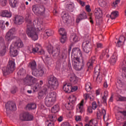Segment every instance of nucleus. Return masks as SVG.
I'll list each match as a JSON object with an SVG mask.
<instances>
[{
	"instance_id": "f257e3e1",
	"label": "nucleus",
	"mask_w": 126,
	"mask_h": 126,
	"mask_svg": "<svg viewBox=\"0 0 126 126\" xmlns=\"http://www.w3.org/2000/svg\"><path fill=\"white\" fill-rule=\"evenodd\" d=\"M27 24L26 33L29 38H31L33 41L38 40V34L36 32V29L33 26L32 19L30 17L26 19Z\"/></svg>"
},
{
	"instance_id": "f03ea898",
	"label": "nucleus",
	"mask_w": 126,
	"mask_h": 126,
	"mask_svg": "<svg viewBox=\"0 0 126 126\" xmlns=\"http://www.w3.org/2000/svg\"><path fill=\"white\" fill-rule=\"evenodd\" d=\"M47 51L50 55H52L54 59L59 58L60 60L66 59V50H63L61 52L60 47L54 48L51 45H49Z\"/></svg>"
},
{
	"instance_id": "7ed1b4c3",
	"label": "nucleus",
	"mask_w": 126,
	"mask_h": 126,
	"mask_svg": "<svg viewBox=\"0 0 126 126\" xmlns=\"http://www.w3.org/2000/svg\"><path fill=\"white\" fill-rule=\"evenodd\" d=\"M47 87L51 90H57L59 88V80L54 75H50L47 77Z\"/></svg>"
},
{
	"instance_id": "20e7f679",
	"label": "nucleus",
	"mask_w": 126,
	"mask_h": 126,
	"mask_svg": "<svg viewBox=\"0 0 126 126\" xmlns=\"http://www.w3.org/2000/svg\"><path fill=\"white\" fill-rule=\"evenodd\" d=\"M72 65L76 70H81L84 68L85 63L83 57L79 58L78 57H74L72 62Z\"/></svg>"
},
{
	"instance_id": "39448f33",
	"label": "nucleus",
	"mask_w": 126,
	"mask_h": 126,
	"mask_svg": "<svg viewBox=\"0 0 126 126\" xmlns=\"http://www.w3.org/2000/svg\"><path fill=\"white\" fill-rule=\"evenodd\" d=\"M83 50L85 53L88 54L91 49L92 48V45L91 44V37L87 35L84 37V41L82 43Z\"/></svg>"
},
{
	"instance_id": "423d86ee",
	"label": "nucleus",
	"mask_w": 126,
	"mask_h": 126,
	"mask_svg": "<svg viewBox=\"0 0 126 126\" xmlns=\"http://www.w3.org/2000/svg\"><path fill=\"white\" fill-rule=\"evenodd\" d=\"M14 69H15V62L9 60L6 67L2 69L3 75H7L9 73H12Z\"/></svg>"
},
{
	"instance_id": "0eeeda50",
	"label": "nucleus",
	"mask_w": 126,
	"mask_h": 126,
	"mask_svg": "<svg viewBox=\"0 0 126 126\" xmlns=\"http://www.w3.org/2000/svg\"><path fill=\"white\" fill-rule=\"evenodd\" d=\"M57 95L55 92H51L48 94L45 99V104L47 107H52L54 105Z\"/></svg>"
},
{
	"instance_id": "6e6552de",
	"label": "nucleus",
	"mask_w": 126,
	"mask_h": 126,
	"mask_svg": "<svg viewBox=\"0 0 126 126\" xmlns=\"http://www.w3.org/2000/svg\"><path fill=\"white\" fill-rule=\"evenodd\" d=\"M46 69L45 67L41 66L38 68V69H35L32 72V74L33 76H36V77H42L43 75L46 73Z\"/></svg>"
},
{
	"instance_id": "1a4fd4ad",
	"label": "nucleus",
	"mask_w": 126,
	"mask_h": 126,
	"mask_svg": "<svg viewBox=\"0 0 126 126\" xmlns=\"http://www.w3.org/2000/svg\"><path fill=\"white\" fill-rule=\"evenodd\" d=\"M20 120L22 122H30L34 120V116L29 112H25L20 115Z\"/></svg>"
},
{
	"instance_id": "9d476101",
	"label": "nucleus",
	"mask_w": 126,
	"mask_h": 126,
	"mask_svg": "<svg viewBox=\"0 0 126 126\" xmlns=\"http://www.w3.org/2000/svg\"><path fill=\"white\" fill-rule=\"evenodd\" d=\"M37 81V78L30 75H27L25 79H24V82L25 85L28 86H32L35 82Z\"/></svg>"
},
{
	"instance_id": "9b49d317",
	"label": "nucleus",
	"mask_w": 126,
	"mask_h": 126,
	"mask_svg": "<svg viewBox=\"0 0 126 126\" xmlns=\"http://www.w3.org/2000/svg\"><path fill=\"white\" fill-rule=\"evenodd\" d=\"M6 114H10L12 111H16V105L13 101H8L5 104Z\"/></svg>"
},
{
	"instance_id": "f8f14e48",
	"label": "nucleus",
	"mask_w": 126,
	"mask_h": 126,
	"mask_svg": "<svg viewBox=\"0 0 126 126\" xmlns=\"http://www.w3.org/2000/svg\"><path fill=\"white\" fill-rule=\"evenodd\" d=\"M94 80L96 81L97 83H101L102 81V77L100 76V68L98 67H95L94 68Z\"/></svg>"
},
{
	"instance_id": "ddd939ff",
	"label": "nucleus",
	"mask_w": 126,
	"mask_h": 126,
	"mask_svg": "<svg viewBox=\"0 0 126 126\" xmlns=\"http://www.w3.org/2000/svg\"><path fill=\"white\" fill-rule=\"evenodd\" d=\"M32 52L33 54H39V55H45V51L42 49V47L40 45H36L35 47L32 48Z\"/></svg>"
},
{
	"instance_id": "4468645a",
	"label": "nucleus",
	"mask_w": 126,
	"mask_h": 126,
	"mask_svg": "<svg viewBox=\"0 0 126 126\" xmlns=\"http://www.w3.org/2000/svg\"><path fill=\"white\" fill-rule=\"evenodd\" d=\"M15 28H12L7 32L5 36V39L7 41H11V40L13 39V34L15 33Z\"/></svg>"
},
{
	"instance_id": "2eb2a0df",
	"label": "nucleus",
	"mask_w": 126,
	"mask_h": 126,
	"mask_svg": "<svg viewBox=\"0 0 126 126\" xmlns=\"http://www.w3.org/2000/svg\"><path fill=\"white\" fill-rule=\"evenodd\" d=\"M69 102L67 104L68 110H73V106H74V103L76 101V97L75 96H73L72 98L69 97Z\"/></svg>"
},
{
	"instance_id": "dca6fc26",
	"label": "nucleus",
	"mask_w": 126,
	"mask_h": 126,
	"mask_svg": "<svg viewBox=\"0 0 126 126\" xmlns=\"http://www.w3.org/2000/svg\"><path fill=\"white\" fill-rule=\"evenodd\" d=\"M94 15L96 19H100L103 16V12L100 8H96L94 10Z\"/></svg>"
},
{
	"instance_id": "f3484780",
	"label": "nucleus",
	"mask_w": 126,
	"mask_h": 126,
	"mask_svg": "<svg viewBox=\"0 0 126 126\" xmlns=\"http://www.w3.org/2000/svg\"><path fill=\"white\" fill-rule=\"evenodd\" d=\"M15 21L14 23L17 25H21L23 22H24V18L23 17L21 16H15L14 17Z\"/></svg>"
},
{
	"instance_id": "a211bd4d",
	"label": "nucleus",
	"mask_w": 126,
	"mask_h": 126,
	"mask_svg": "<svg viewBox=\"0 0 126 126\" xmlns=\"http://www.w3.org/2000/svg\"><path fill=\"white\" fill-rule=\"evenodd\" d=\"M80 40V38L78 37V36L75 33H73L70 36L69 40L71 43L74 44V43H77L78 41Z\"/></svg>"
},
{
	"instance_id": "6ab92c4d",
	"label": "nucleus",
	"mask_w": 126,
	"mask_h": 126,
	"mask_svg": "<svg viewBox=\"0 0 126 126\" xmlns=\"http://www.w3.org/2000/svg\"><path fill=\"white\" fill-rule=\"evenodd\" d=\"M18 49H17L16 48L14 47L12 45H11L10 47V56L11 57H16L17 55H18V51H17Z\"/></svg>"
},
{
	"instance_id": "aec40b11",
	"label": "nucleus",
	"mask_w": 126,
	"mask_h": 126,
	"mask_svg": "<svg viewBox=\"0 0 126 126\" xmlns=\"http://www.w3.org/2000/svg\"><path fill=\"white\" fill-rule=\"evenodd\" d=\"M24 44H23V42L21 41V40H18L15 41L13 43V46L16 49H20L21 48H23Z\"/></svg>"
},
{
	"instance_id": "412c9836",
	"label": "nucleus",
	"mask_w": 126,
	"mask_h": 126,
	"mask_svg": "<svg viewBox=\"0 0 126 126\" xmlns=\"http://www.w3.org/2000/svg\"><path fill=\"white\" fill-rule=\"evenodd\" d=\"M72 55H74V56H79V57H80V59L82 58L81 51H80L79 48H73L72 51Z\"/></svg>"
},
{
	"instance_id": "4be33fe9",
	"label": "nucleus",
	"mask_w": 126,
	"mask_h": 126,
	"mask_svg": "<svg viewBox=\"0 0 126 126\" xmlns=\"http://www.w3.org/2000/svg\"><path fill=\"white\" fill-rule=\"evenodd\" d=\"M86 18H87V15H86V13L84 12L78 16L76 19V22L77 23H79L81 20H83V19H86Z\"/></svg>"
},
{
	"instance_id": "5701e85b",
	"label": "nucleus",
	"mask_w": 126,
	"mask_h": 126,
	"mask_svg": "<svg viewBox=\"0 0 126 126\" xmlns=\"http://www.w3.org/2000/svg\"><path fill=\"white\" fill-rule=\"evenodd\" d=\"M11 16V13L6 10L2 11L0 13V16H2V17H7V18H10Z\"/></svg>"
},
{
	"instance_id": "b1692460",
	"label": "nucleus",
	"mask_w": 126,
	"mask_h": 126,
	"mask_svg": "<svg viewBox=\"0 0 126 126\" xmlns=\"http://www.w3.org/2000/svg\"><path fill=\"white\" fill-rule=\"evenodd\" d=\"M63 89L66 93H70L71 84H65L63 86Z\"/></svg>"
},
{
	"instance_id": "393cba45",
	"label": "nucleus",
	"mask_w": 126,
	"mask_h": 126,
	"mask_svg": "<svg viewBox=\"0 0 126 126\" xmlns=\"http://www.w3.org/2000/svg\"><path fill=\"white\" fill-rule=\"evenodd\" d=\"M6 53V46L5 44H3V45H0V57H3Z\"/></svg>"
},
{
	"instance_id": "a878e982",
	"label": "nucleus",
	"mask_w": 126,
	"mask_h": 126,
	"mask_svg": "<svg viewBox=\"0 0 126 126\" xmlns=\"http://www.w3.org/2000/svg\"><path fill=\"white\" fill-rule=\"evenodd\" d=\"M45 10H46L45 7L39 5V7L38 8V11H37L36 15H45Z\"/></svg>"
},
{
	"instance_id": "bb28decb",
	"label": "nucleus",
	"mask_w": 126,
	"mask_h": 126,
	"mask_svg": "<svg viewBox=\"0 0 126 126\" xmlns=\"http://www.w3.org/2000/svg\"><path fill=\"white\" fill-rule=\"evenodd\" d=\"M49 120H47V122H52V123H55L58 120L57 118V115L56 114H52L48 115Z\"/></svg>"
},
{
	"instance_id": "cd10ccee",
	"label": "nucleus",
	"mask_w": 126,
	"mask_h": 126,
	"mask_svg": "<svg viewBox=\"0 0 126 126\" xmlns=\"http://www.w3.org/2000/svg\"><path fill=\"white\" fill-rule=\"evenodd\" d=\"M29 66L31 68L32 71H34L37 69V63L35 61H32L30 62L29 64Z\"/></svg>"
},
{
	"instance_id": "c85d7f7f",
	"label": "nucleus",
	"mask_w": 126,
	"mask_h": 126,
	"mask_svg": "<svg viewBox=\"0 0 126 126\" xmlns=\"http://www.w3.org/2000/svg\"><path fill=\"white\" fill-rule=\"evenodd\" d=\"M62 17V21L63 23H67L69 19V15L67 13H64L63 15H61Z\"/></svg>"
},
{
	"instance_id": "c756f323",
	"label": "nucleus",
	"mask_w": 126,
	"mask_h": 126,
	"mask_svg": "<svg viewBox=\"0 0 126 126\" xmlns=\"http://www.w3.org/2000/svg\"><path fill=\"white\" fill-rule=\"evenodd\" d=\"M125 41L126 37L123 35L121 36L119 38V40L117 42V43L116 44V46L117 47H121V46H122V43H125Z\"/></svg>"
},
{
	"instance_id": "7c9ffc66",
	"label": "nucleus",
	"mask_w": 126,
	"mask_h": 126,
	"mask_svg": "<svg viewBox=\"0 0 126 126\" xmlns=\"http://www.w3.org/2000/svg\"><path fill=\"white\" fill-rule=\"evenodd\" d=\"M70 81L72 82L73 84H76L77 82H78V79H77V77L75 76V75H72L69 76Z\"/></svg>"
},
{
	"instance_id": "2f4dec72",
	"label": "nucleus",
	"mask_w": 126,
	"mask_h": 126,
	"mask_svg": "<svg viewBox=\"0 0 126 126\" xmlns=\"http://www.w3.org/2000/svg\"><path fill=\"white\" fill-rule=\"evenodd\" d=\"M9 3L11 7L14 8L18 5V1L17 0H9Z\"/></svg>"
},
{
	"instance_id": "473e14b6",
	"label": "nucleus",
	"mask_w": 126,
	"mask_h": 126,
	"mask_svg": "<svg viewBox=\"0 0 126 126\" xmlns=\"http://www.w3.org/2000/svg\"><path fill=\"white\" fill-rule=\"evenodd\" d=\"M95 62V57H92L91 61L87 63V66L89 67V69H92L93 68V63Z\"/></svg>"
},
{
	"instance_id": "72a5a7b5",
	"label": "nucleus",
	"mask_w": 126,
	"mask_h": 126,
	"mask_svg": "<svg viewBox=\"0 0 126 126\" xmlns=\"http://www.w3.org/2000/svg\"><path fill=\"white\" fill-rule=\"evenodd\" d=\"M54 35V31L51 30H47L45 31L44 33V36L48 38L51 36H53Z\"/></svg>"
},
{
	"instance_id": "f704fd0d",
	"label": "nucleus",
	"mask_w": 126,
	"mask_h": 126,
	"mask_svg": "<svg viewBox=\"0 0 126 126\" xmlns=\"http://www.w3.org/2000/svg\"><path fill=\"white\" fill-rule=\"evenodd\" d=\"M28 110H35L37 108V104L35 103H31L27 105Z\"/></svg>"
},
{
	"instance_id": "c9c22d12",
	"label": "nucleus",
	"mask_w": 126,
	"mask_h": 126,
	"mask_svg": "<svg viewBox=\"0 0 126 126\" xmlns=\"http://www.w3.org/2000/svg\"><path fill=\"white\" fill-rule=\"evenodd\" d=\"M77 112L81 113L83 112V103H80L77 105Z\"/></svg>"
},
{
	"instance_id": "e433bc0d",
	"label": "nucleus",
	"mask_w": 126,
	"mask_h": 126,
	"mask_svg": "<svg viewBox=\"0 0 126 126\" xmlns=\"http://www.w3.org/2000/svg\"><path fill=\"white\" fill-rule=\"evenodd\" d=\"M59 111H60V106H59V105H54L51 109V112L53 113V114L58 113Z\"/></svg>"
},
{
	"instance_id": "4c0bfd02",
	"label": "nucleus",
	"mask_w": 126,
	"mask_h": 126,
	"mask_svg": "<svg viewBox=\"0 0 126 126\" xmlns=\"http://www.w3.org/2000/svg\"><path fill=\"white\" fill-rule=\"evenodd\" d=\"M119 16V12L118 11H113L111 13V15H110V18L111 19H116L117 17Z\"/></svg>"
},
{
	"instance_id": "58836bf2",
	"label": "nucleus",
	"mask_w": 126,
	"mask_h": 126,
	"mask_svg": "<svg viewBox=\"0 0 126 126\" xmlns=\"http://www.w3.org/2000/svg\"><path fill=\"white\" fill-rule=\"evenodd\" d=\"M40 7V5H33L32 6V10L33 12H34V14L37 15V13H38V11L39 10V7Z\"/></svg>"
},
{
	"instance_id": "ea45409f",
	"label": "nucleus",
	"mask_w": 126,
	"mask_h": 126,
	"mask_svg": "<svg viewBox=\"0 0 126 126\" xmlns=\"http://www.w3.org/2000/svg\"><path fill=\"white\" fill-rule=\"evenodd\" d=\"M109 62L111 64H115L117 62V57L113 55L110 58Z\"/></svg>"
},
{
	"instance_id": "a19ab883",
	"label": "nucleus",
	"mask_w": 126,
	"mask_h": 126,
	"mask_svg": "<svg viewBox=\"0 0 126 126\" xmlns=\"http://www.w3.org/2000/svg\"><path fill=\"white\" fill-rule=\"evenodd\" d=\"M59 33L61 35V36H66V32H65V30L63 28H61L59 30Z\"/></svg>"
},
{
	"instance_id": "79ce46f5",
	"label": "nucleus",
	"mask_w": 126,
	"mask_h": 126,
	"mask_svg": "<svg viewBox=\"0 0 126 126\" xmlns=\"http://www.w3.org/2000/svg\"><path fill=\"white\" fill-rule=\"evenodd\" d=\"M85 89L87 92H89L92 89V88H91V83L90 82L87 83L86 84Z\"/></svg>"
},
{
	"instance_id": "37998d69",
	"label": "nucleus",
	"mask_w": 126,
	"mask_h": 126,
	"mask_svg": "<svg viewBox=\"0 0 126 126\" xmlns=\"http://www.w3.org/2000/svg\"><path fill=\"white\" fill-rule=\"evenodd\" d=\"M98 2L99 3V5H100V6L101 7H105L107 4L104 0H98Z\"/></svg>"
},
{
	"instance_id": "c03bdc74",
	"label": "nucleus",
	"mask_w": 126,
	"mask_h": 126,
	"mask_svg": "<svg viewBox=\"0 0 126 126\" xmlns=\"http://www.w3.org/2000/svg\"><path fill=\"white\" fill-rule=\"evenodd\" d=\"M18 75H24L26 74V70L23 68H21L17 73Z\"/></svg>"
},
{
	"instance_id": "a18cd8bd",
	"label": "nucleus",
	"mask_w": 126,
	"mask_h": 126,
	"mask_svg": "<svg viewBox=\"0 0 126 126\" xmlns=\"http://www.w3.org/2000/svg\"><path fill=\"white\" fill-rule=\"evenodd\" d=\"M66 35L61 36L60 38V42L62 44H64L65 42H66Z\"/></svg>"
},
{
	"instance_id": "49530a36",
	"label": "nucleus",
	"mask_w": 126,
	"mask_h": 126,
	"mask_svg": "<svg viewBox=\"0 0 126 126\" xmlns=\"http://www.w3.org/2000/svg\"><path fill=\"white\" fill-rule=\"evenodd\" d=\"M0 2L2 6H5L6 3H7V0H0Z\"/></svg>"
},
{
	"instance_id": "de8ad7c7",
	"label": "nucleus",
	"mask_w": 126,
	"mask_h": 126,
	"mask_svg": "<svg viewBox=\"0 0 126 126\" xmlns=\"http://www.w3.org/2000/svg\"><path fill=\"white\" fill-rule=\"evenodd\" d=\"M106 98V95L104 94V95L102 98V100H101V103H103V104L107 105V99Z\"/></svg>"
},
{
	"instance_id": "09e8293b",
	"label": "nucleus",
	"mask_w": 126,
	"mask_h": 126,
	"mask_svg": "<svg viewBox=\"0 0 126 126\" xmlns=\"http://www.w3.org/2000/svg\"><path fill=\"white\" fill-rule=\"evenodd\" d=\"M17 91V88L16 87H14L13 88L11 89L10 92L12 94H15L16 92Z\"/></svg>"
},
{
	"instance_id": "8fccbe9b",
	"label": "nucleus",
	"mask_w": 126,
	"mask_h": 126,
	"mask_svg": "<svg viewBox=\"0 0 126 126\" xmlns=\"http://www.w3.org/2000/svg\"><path fill=\"white\" fill-rule=\"evenodd\" d=\"M73 9V6H72V4H69L68 5V7H67V11H72Z\"/></svg>"
},
{
	"instance_id": "3c124183",
	"label": "nucleus",
	"mask_w": 126,
	"mask_h": 126,
	"mask_svg": "<svg viewBox=\"0 0 126 126\" xmlns=\"http://www.w3.org/2000/svg\"><path fill=\"white\" fill-rule=\"evenodd\" d=\"M77 89H78V87L77 86L72 87L71 86L70 92H75V91H76Z\"/></svg>"
},
{
	"instance_id": "603ef678",
	"label": "nucleus",
	"mask_w": 126,
	"mask_h": 126,
	"mask_svg": "<svg viewBox=\"0 0 126 126\" xmlns=\"http://www.w3.org/2000/svg\"><path fill=\"white\" fill-rule=\"evenodd\" d=\"M92 109H93V110H95L97 108V107H98V105H97V103H96V102H93L92 103Z\"/></svg>"
},
{
	"instance_id": "864d4df0",
	"label": "nucleus",
	"mask_w": 126,
	"mask_h": 126,
	"mask_svg": "<svg viewBox=\"0 0 126 126\" xmlns=\"http://www.w3.org/2000/svg\"><path fill=\"white\" fill-rule=\"evenodd\" d=\"M45 95L44 92L41 91L38 93V98H42Z\"/></svg>"
},
{
	"instance_id": "5fc2aeb1",
	"label": "nucleus",
	"mask_w": 126,
	"mask_h": 126,
	"mask_svg": "<svg viewBox=\"0 0 126 126\" xmlns=\"http://www.w3.org/2000/svg\"><path fill=\"white\" fill-rule=\"evenodd\" d=\"M0 27L1 28H4L5 27V26L4 25V21L3 20H0Z\"/></svg>"
},
{
	"instance_id": "6e6d98bb",
	"label": "nucleus",
	"mask_w": 126,
	"mask_h": 126,
	"mask_svg": "<svg viewBox=\"0 0 126 126\" xmlns=\"http://www.w3.org/2000/svg\"><path fill=\"white\" fill-rule=\"evenodd\" d=\"M98 111L97 112V117L98 120L99 119H101V116H102V114H101V110H99V109H98Z\"/></svg>"
},
{
	"instance_id": "4d7b16f0",
	"label": "nucleus",
	"mask_w": 126,
	"mask_h": 126,
	"mask_svg": "<svg viewBox=\"0 0 126 126\" xmlns=\"http://www.w3.org/2000/svg\"><path fill=\"white\" fill-rule=\"evenodd\" d=\"M121 1V0H116L115 2H113V4H114V6L116 7V6H118V4L120 3V2Z\"/></svg>"
},
{
	"instance_id": "13d9d810",
	"label": "nucleus",
	"mask_w": 126,
	"mask_h": 126,
	"mask_svg": "<svg viewBox=\"0 0 126 126\" xmlns=\"http://www.w3.org/2000/svg\"><path fill=\"white\" fill-rule=\"evenodd\" d=\"M101 114L103 117V120H105V117L106 116V110L104 109H102L101 110Z\"/></svg>"
},
{
	"instance_id": "bf43d9fd",
	"label": "nucleus",
	"mask_w": 126,
	"mask_h": 126,
	"mask_svg": "<svg viewBox=\"0 0 126 126\" xmlns=\"http://www.w3.org/2000/svg\"><path fill=\"white\" fill-rule=\"evenodd\" d=\"M4 40L2 37H0V46H3V44H4Z\"/></svg>"
},
{
	"instance_id": "052dcab7",
	"label": "nucleus",
	"mask_w": 126,
	"mask_h": 126,
	"mask_svg": "<svg viewBox=\"0 0 126 126\" xmlns=\"http://www.w3.org/2000/svg\"><path fill=\"white\" fill-rule=\"evenodd\" d=\"M84 97L85 98V99L86 100H87L88 99H89V98H90V94H85L84 95Z\"/></svg>"
},
{
	"instance_id": "680f3d73",
	"label": "nucleus",
	"mask_w": 126,
	"mask_h": 126,
	"mask_svg": "<svg viewBox=\"0 0 126 126\" xmlns=\"http://www.w3.org/2000/svg\"><path fill=\"white\" fill-rule=\"evenodd\" d=\"M38 29H39V30H41V31H44L45 30V27L44 26V25H43V24H40L39 28H38Z\"/></svg>"
},
{
	"instance_id": "e2e57ef3",
	"label": "nucleus",
	"mask_w": 126,
	"mask_h": 126,
	"mask_svg": "<svg viewBox=\"0 0 126 126\" xmlns=\"http://www.w3.org/2000/svg\"><path fill=\"white\" fill-rule=\"evenodd\" d=\"M37 2H41L42 3H46L48 0H36Z\"/></svg>"
},
{
	"instance_id": "0e129e2a",
	"label": "nucleus",
	"mask_w": 126,
	"mask_h": 126,
	"mask_svg": "<svg viewBox=\"0 0 126 126\" xmlns=\"http://www.w3.org/2000/svg\"><path fill=\"white\" fill-rule=\"evenodd\" d=\"M86 10H87L88 12H90V11H91V9H90V5H86Z\"/></svg>"
},
{
	"instance_id": "69168bd1",
	"label": "nucleus",
	"mask_w": 126,
	"mask_h": 126,
	"mask_svg": "<svg viewBox=\"0 0 126 126\" xmlns=\"http://www.w3.org/2000/svg\"><path fill=\"white\" fill-rule=\"evenodd\" d=\"M61 126H70V124L67 122H64L61 124Z\"/></svg>"
},
{
	"instance_id": "338daca9",
	"label": "nucleus",
	"mask_w": 126,
	"mask_h": 126,
	"mask_svg": "<svg viewBox=\"0 0 126 126\" xmlns=\"http://www.w3.org/2000/svg\"><path fill=\"white\" fill-rule=\"evenodd\" d=\"M96 47L97 48H100V49H102V48H103V44L100 43H96Z\"/></svg>"
},
{
	"instance_id": "774afa93",
	"label": "nucleus",
	"mask_w": 126,
	"mask_h": 126,
	"mask_svg": "<svg viewBox=\"0 0 126 126\" xmlns=\"http://www.w3.org/2000/svg\"><path fill=\"white\" fill-rule=\"evenodd\" d=\"M119 101H126V97H119Z\"/></svg>"
}]
</instances>
